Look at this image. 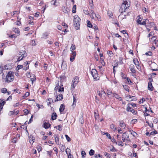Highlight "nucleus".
Wrapping results in <instances>:
<instances>
[{"instance_id": "nucleus-1", "label": "nucleus", "mask_w": 158, "mask_h": 158, "mask_svg": "<svg viewBox=\"0 0 158 158\" xmlns=\"http://www.w3.org/2000/svg\"><path fill=\"white\" fill-rule=\"evenodd\" d=\"M130 4L128 3L127 0H123V2L119 10V11L121 13V14L119 16V18L121 17V16L123 15V13L124 12H125L126 9L128 8L129 7H130Z\"/></svg>"}, {"instance_id": "nucleus-2", "label": "nucleus", "mask_w": 158, "mask_h": 158, "mask_svg": "<svg viewBox=\"0 0 158 158\" xmlns=\"http://www.w3.org/2000/svg\"><path fill=\"white\" fill-rule=\"evenodd\" d=\"M80 19L77 15H75L74 17V25L76 29H78L80 27Z\"/></svg>"}, {"instance_id": "nucleus-3", "label": "nucleus", "mask_w": 158, "mask_h": 158, "mask_svg": "<svg viewBox=\"0 0 158 158\" xmlns=\"http://www.w3.org/2000/svg\"><path fill=\"white\" fill-rule=\"evenodd\" d=\"M14 76L12 72L10 71L7 74L5 78V82L7 83L11 82L14 80Z\"/></svg>"}, {"instance_id": "nucleus-4", "label": "nucleus", "mask_w": 158, "mask_h": 158, "mask_svg": "<svg viewBox=\"0 0 158 158\" xmlns=\"http://www.w3.org/2000/svg\"><path fill=\"white\" fill-rule=\"evenodd\" d=\"M27 56V54L26 51L23 50H20L19 51V53L17 55V61H19L22 60L23 57H25Z\"/></svg>"}, {"instance_id": "nucleus-5", "label": "nucleus", "mask_w": 158, "mask_h": 158, "mask_svg": "<svg viewBox=\"0 0 158 158\" xmlns=\"http://www.w3.org/2000/svg\"><path fill=\"white\" fill-rule=\"evenodd\" d=\"M91 73L95 81L99 80V77L98 76L97 71L96 69H92L91 71Z\"/></svg>"}, {"instance_id": "nucleus-6", "label": "nucleus", "mask_w": 158, "mask_h": 158, "mask_svg": "<svg viewBox=\"0 0 158 158\" xmlns=\"http://www.w3.org/2000/svg\"><path fill=\"white\" fill-rule=\"evenodd\" d=\"M122 137L126 139V140L127 141L129 142L131 141V140L129 138V135L126 132H124L123 133L122 135Z\"/></svg>"}, {"instance_id": "nucleus-7", "label": "nucleus", "mask_w": 158, "mask_h": 158, "mask_svg": "<svg viewBox=\"0 0 158 158\" xmlns=\"http://www.w3.org/2000/svg\"><path fill=\"white\" fill-rule=\"evenodd\" d=\"M126 110L127 111H130L134 114H136L135 110L131 108V107L130 106V104H128L127 105V107Z\"/></svg>"}, {"instance_id": "nucleus-8", "label": "nucleus", "mask_w": 158, "mask_h": 158, "mask_svg": "<svg viewBox=\"0 0 158 158\" xmlns=\"http://www.w3.org/2000/svg\"><path fill=\"white\" fill-rule=\"evenodd\" d=\"M132 98H135V97L133 96H131L129 95H127L125 97V99L127 101H131L134 100L133 99H132Z\"/></svg>"}, {"instance_id": "nucleus-9", "label": "nucleus", "mask_w": 158, "mask_h": 158, "mask_svg": "<svg viewBox=\"0 0 158 158\" xmlns=\"http://www.w3.org/2000/svg\"><path fill=\"white\" fill-rule=\"evenodd\" d=\"M28 137L29 142L31 144H33L35 140V138L32 135H30Z\"/></svg>"}, {"instance_id": "nucleus-10", "label": "nucleus", "mask_w": 158, "mask_h": 158, "mask_svg": "<svg viewBox=\"0 0 158 158\" xmlns=\"http://www.w3.org/2000/svg\"><path fill=\"white\" fill-rule=\"evenodd\" d=\"M78 77H76L72 80V83L74 84L75 85H77L78 82Z\"/></svg>"}, {"instance_id": "nucleus-11", "label": "nucleus", "mask_w": 158, "mask_h": 158, "mask_svg": "<svg viewBox=\"0 0 158 158\" xmlns=\"http://www.w3.org/2000/svg\"><path fill=\"white\" fill-rule=\"evenodd\" d=\"M133 62L135 64L137 68L138 69L139 68V63L137 59H134L133 60Z\"/></svg>"}, {"instance_id": "nucleus-12", "label": "nucleus", "mask_w": 158, "mask_h": 158, "mask_svg": "<svg viewBox=\"0 0 158 158\" xmlns=\"http://www.w3.org/2000/svg\"><path fill=\"white\" fill-rule=\"evenodd\" d=\"M129 68L132 73H135L136 71L134 69V66L133 64H131Z\"/></svg>"}, {"instance_id": "nucleus-13", "label": "nucleus", "mask_w": 158, "mask_h": 158, "mask_svg": "<svg viewBox=\"0 0 158 158\" xmlns=\"http://www.w3.org/2000/svg\"><path fill=\"white\" fill-rule=\"evenodd\" d=\"M63 98V96L62 94H59L56 98L55 102L61 100Z\"/></svg>"}, {"instance_id": "nucleus-14", "label": "nucleus", "mask_w": 158, "mask_h": 158, "mask_svg": "<svg viewBox=\"0 0 158 158\" xmlns=\"http://www.w3.org/2000/svg\"><path fill=\"white\" fill-rule=\"evenodd\" d=\"M13 31L18 34V35H20V32L19 28L14 27L12 29Z\"/></svg>"}, {"instance_id": "nucleus-15", "label": "nucleus", "mask_w": 158, "mask_h": 158, "mask_svg": "<svg viewBox=\"0 0 158 158\" xmlns=\"http://www.w3.org/2000/svg\"><path fill=\"white\" fill-rule=\"evenodd\" d=\"M148 90H149L150 91L153 90V87L151 82L148 83Z\"/></svg>"}, {"instance_id": "nucleus-16", "label": "nucleus", "mask_w": 158, "mask_h": 158, "mask_svg": "<svg viewBox=\"0 0 158 158\" xmlns=\"http://www.w3.org/2000/svg\"><path fill=\"white\" fill-rule=\"evenodd\" d=\"M49 35V33L47 32H44L42 34L43 38L46 39L48 38V36Z\"/></svg>"}, {"instance_id": "nucleus-17", "label": "nucleus", "mask_w": 158, "mask_h": 158, "mask_svg": "<svg viewBox=\"0 0 158 158\" xmlns=\"http://www.w3.org/2000/svg\"><path fill=\"white\" fill-rule=\"evenodd\" d=\"M50 126V124L48 123L45 122L44 124V127L46 129L49 128Z\"/></svg>"}, {"instance_id": "nucleus-18", "label": "nucleus", "mask_w": 158, "mask_h": 158, "mask_svg": "<svg viewBox=\"0 0 158 158\" xmlns=\"http://www.w3.org/2000/svg\"><path fill=\"white\" fill-rule=\"evenodd\" d=\"M120 126L121 127H123L124 129L125 128L126 125L122 121L120 122Z\"/></svg>"}, {"instance_id": "nucleus-19", "label": "nucleus", "mask_w": 158, "mask_h": 158, "mask_svg": "<svg viewBox=\"0 0 158 158\" xmlns=\"http://www.w3.org/2000/svg\"><path fill=\"white\" fill-rule=\"evenodd\" d=\"M57 117V114L56 113H53L52 115V119L53 120H55Z\"/></svg>"}, {"instance_id": "nucleus-20", "label": "nucleus", "mask_w": 158, "mask_h": 158, "mask_svg": "<svg viewBox=\"0 0 158 158\" xmlns=\"http://www.w3.org/2000/svg\"><path fill=\"white\" fill-rule=\"evenodd\" d=\"M59 137L57 136H56L55 137V142L56 144L58 145H60V143L59 142Z\"/></svg>"}, {"instance_id": "nucleus-21", "label": "nucleus", "mask_w": 158, "mask_h": 158, "mask_svg": "<svg viewBox=\"0 0 158 158\" xmlns=\"http://www.w3.org/2000/svg\"><path fill=\"white\" fill-rule=\"evenodd\" d=\"M64 104H61L59 110L60 112L63 111L64 109Z\"/></svg>"}, {"instance_id": "nucleus-22", "label": "nucleus", "mask_w": 158, "mask_h": 158, "mask_svg": "<svg viewBox=\"0 0 158 158\" xmlns=\"http://www.w3.org/2000/svg\"><path fill=\"white\" fill-rule=\"evenodd\" d=\"M113 95L115 97V98H116L118 99L119 101L122 100V98L119 97L117 94L114 93L113 94Z\"/></svg>"}, {"instance_id": "nucleus-23", "label": "nucleus", "mask_w": 158, "mask_h": 158, "mask_svg": "<svg viewBox=\"0 0 158 158\" xmlns=\"http://www.w3.org/2000/svg\"><path fill=\"white\" fill-rule=\"evenodd\" d=\"M116 144L121 146H123L122 142L120 140H117V141L116 143Z\"/></svg>"}, {"instance_id": "nucleus-24", "label": "nucleus", "mask_w": 158, "mask_h": 158, "mask_svg": "<svg viewBox=\"0 0 158 158\" xmlns=\"http://www.w3.org/2000/svg\"><path fill=\"white\" fill-rule=\"evenodd\" d=\"M129 131L130 132L131 134L134 137L136 136L137 135L136 132L132 130H130Z\"/></svg>"}, {"instance_id": "nucleus-25", "label": "nucleus", "mask_w": 158, "mask_h": 158, "mask_svg": "<svg viewBox=\"0 0 158 158\" xmlns=\"http://www.w3.org/2000/svg\"><path fill=\"white\" fill-rule=\"evenodd\" d=\"M91 158H102V156H101L99 154H97L92 157Z\"/></svg>"}, {"instance_id": "nucleus-26", "label": "nucleus", "mask_w": 158, "mask_h": 158, "mask_svg": "<svg viewBox=\"0 0 158 158\" xmlns=\"http://www.w3.org/2000/svg\"><path fill=\"white\" fill-rule=\"evenodd\" d=\"M0 106L3 107V106L5 104L6 102L5 101L3 100L0 99Z\"/></svg>"}, {"instance_id": "nucleus-27", "label": "nucleus", "mask_w": 158, "mask_h": 158, "mask_svg": "<svg viewBox=\"0 0 158 158\" xmlns=\"http://www.w3.org/2000/svg\"><path fill=\"white\" fill-rule=\"evenodd\" d=\"M110 128L112 129L114 131H115L117 130V128L113 124L110 125Z\"/></svg>"}, {"instance_id": "nucleus-28", "label": "nucleus", "mask_w": 158, "mask_h": 158, "mask_svg": "<svg viewBox=\"0 0 158 158\" xmlns=\"http://www.w3.org/2000/svg\"><path fill=\"white\" fill-rule=\"evenodd\" d=\"M77 98H76V95H74L73 96V105L75 104L76 103L77 101Z\"/></svg>"}, {"instance_id": "nucleus-29", "label": "nucleus", "mask_w": 158, "mask_h": 158, "mask_svg": "<svg viewBox=\"0 0 158 158\" xmlns=\"http://www.w3.org/2000/svg\"><path fill=\"white\" fill-rule=\"evenodd\" d=\"M65 152L67 154V155L70 154L71 153V150L68 148L66 149L65 150Z\"/></svg>"}, {"instance_id": "nucleus-30", "label": "nucleus", "mask_w": 158, "mask_h": 158, "mask_svg": "<svg viewBox=\"0 0 158 158\" xmlns=\"http://www.w3.org/2000/svg\"><path fill=\"white\" fill-rule=\"evenodd\" d=\"M51 102H53V100L52 99V98H49L48 100V102H47L48 105V106H50V105L51 104Z\"/></svg>"}, {"instance_id": "nucleus-31", "label": "nucleus", "mask_w": 158, "mask_h": 158, "mask_svg": "<svg viewBox=\"0 0 158 158\" xmlns=\"http://www.w3.org/2000/svg\"><path fill=\"white\" fill-rule=\"evenodd\" d=\"M87 26L89 27H92V25L91 24L90 21L89 20H87Z\"/></svg>"}, {"instance_id": "nucleus-32", "label": "nucleus", "mask_w": 158, "mask_h": 158, "mask_svg": "<svg viewBox=\"0 0 158 158\" xmlns=\"http://www.w3.org/2000/svg\"><path fill=\"white\" fill-rule=\"evenodd\" d=\"M98 95L100 96H102V95L103 94H106L105 92L103 90H102L101 92H100L99 91L98 92Z\"/></svg>"}, {"instance_id": "nucleus-33", "label": "nucleus", "mask_w": 158, "mask_h": 158, "mask_svg": "<svg viewBox=\"0 0 158 158\" xmlns=\"http://www.w3.org/2000/svg\"><path fill=\"white\" fill-rule=\"evenodd\" d=\"M56 0H52L51 1V3L52 5H54L55 6V7L57 6H58L57 5H56Z\"/></svg>"}, {"instance_id": "nucleus-34", "label": "nucleus", "mask_w": 158, "mask_h": 158, "mask_svg": "<svg viewBox=\"0 0 158 158\" xmlns=\"http://www.w3.org/2000/svg\"><path fill=\"white\" fill-rule=\"evenodd\" d=\"M94 15L95 16V18L98 20L99 21H101V16L98 14H96L95 13L94 14Z\"/></svg>"}, {"instance_id": "nucleus-35", "label": "nucleus", "mask_w": 158, "mask_h": 158, "mask_svg": "<svg viewBox=\"0 0 158 158\" xmlns=\"http://www.w3.org/2000/svg\"><path fill=\"white\" fill-rule=\"evenodd\" d=\"M89 154L90 156L94 155V151L93 149H91L89 152Z\"/></svg>"}, {"instance_id": "nucleus-36", "label": "nucleus", "mask_w": 158, "mask_h": 158, "mask_svg": "<svg viewBox=\"0 0 158 158\" xmlns=\"http://www.w3.org/2000/svg\"><path fill=\"white\" fill-rule=\"evenodd\" d=\"M70 51H73L74 50L76 49V47L75 45L72 44L71 45V47H70Z\"/></svg>"}, {"instance_id": "nucleus-37", "label": "nucleus", "mask_w": 158, "mask_h": 158, "mask_svg": "<svg viewBox=\"0 0 158 158\" xmlns=\"http://www.w3.org/2000/svg\"><path fill=\"white\" fill-rule=\"evenodd\" d=\"M7 91V89L6 88H3L1 89V92L3 93H6Z\"/></svg>"}, {"instance_id": "nucleus-38", "label": "nucleus", "mask_w": 158, "mask_h": 158, "mask_svg": "<svg viewBox=\"0 0 158 158\" xmlns=\"http://www.w3.org/2000/svg\"><path fill=\"white\" fill-rule=\"evenodd\" d=\"M104 134H105L108 139H111V137L109 133H108L107 132L104 133V134H103V135Z\"/></svg>"}, {"instance_id": "nucleus-39", "label": "nucleus", "mask_w": 158, "mask_h": 158, "mask_svg": "<svg viewBox=\"0 0 158 158\" xmlns=\"http://www.w3.org/2000/svg\"><path fill=\"white\" fill-rule=\"evenodd\" d=\"M76 12V5H74L73 6V9H72V12L73 13H75Z\"/></svg>"}, {"instance_id": "nucleus-40", "label": "nucleus", "mask_w": 158, "mask_h": 158, "mask_svg": "<svg viewBox=\"0 0 158 158\" xmlns=\"http://www.w3.org/2000/svg\"><path fill=\"white\" fill-rule=\"evenodd\" d=\"M64 91V87L63 86V85H62L60 86V88L58 89V91L59 92Z\"/></svg>"}, {"instance_id": "nucleus-41", "label": "nucleus", "mask_w": 158, "mask_h": 158, "mask_svg": "<svg viewBox=\"0 0 158 158\" xmlns=\"http://www.w3.org/2000/svg\"><path fill=\"white\" fill-rule=\"evenodd\" d=\"M4 67L5 69H10L11 68V67L10 66L9 64H6L5 66Z\"/></svg>"}, {"instance_id": "nucleus-42", "label": "nucleus", "mask_w": 158, "mask_h": 158, "mask_svg": "<svg viewBox=\"0 0 158 158\" xmlns=\"http://www.w3.org/2000/svg\"><path fill=\"white\" fill-rule=\"evenodd\" d=\"M81 155L82 158H83L85 157V155H86L85 152L83 151H82L81 152Z\"/></svg>"}, {"instance_id": "nucleus-43", "label": "nucleus", "mask_w": 158, "mask_h": 158, "mask_svg": "<svg viewBox=\"0 0 158 158\" xmlns=\"http://www.w3.org/2000/svg\"><path fill=\"white\" fill-rule=\"evenodd\" d=\"M123 87L124 89L126 91H129V87H128V85H123Z\"/></svg>"}, {"instance_id": "nucleus-44", "label": "nucleus", "mask_w": 158, "mask_h": 158, "mask_svg": "<svg viewBox=\"0 0 158 158\" xmlns=\"http://www.w3.org/2000/svg\"><path fill=\"white\" fill-rule=\"evenodd\" d=\"M23 67V65H19L17 66L16 69L17 70H18L22 68Z\"/></svg>"}, {"instance_id": "nucleus-45", "label": "nucleus", "mask_w": 158, "mask_h": 158, "mask_svg": "<svg viewBox=\"0 0 158 158\" xmlns=\"http://www.w3.org/2000/svg\"><path fill=\"white\" fill-rule=\"evenodd\" d=\"M30 94L28 92H26V93L23 96V98L24 99L27 96H28Z\"/></svg>"}, {"instance_id": "nucleus-46", "label": "nucleus", "mask_w": 158, "mask_h": 158, "mask_svg": "<svg viewBox=\"0 0 158 158\" xmlns=\"http://www.w3.org/2000/svg\"><path fill=\"white\" fill-rule=\"evenodd\" d=\"M71 51V54L72 56L75 57L76 56V51Z\"/></svg>"}, {"instance_id": "nucleus-47", "label": "nucleus", "mask_w": 158, "mask_h": 158, "mask_svg": "<svg viewBox=\"0 0 158 158\" xmlns=\"http://www.w3.org/2000/svg\"><path fill=\"white\" fill-rule=\"evenodd\" d=\"M89 5L90 6L92 7L94 5L93 0H89Z\"/></svg>"}, {"instance_id": "nucleus-48", "label": "nucleus", "mask_w": 158, "mask_h": 158, "mask_svg": "<svg viewBox=\"0 0 158 158\" xmlns=\"http://www.w3.org/2000/svg\"><path fill=\"white\" fill-rule=\"evenodd\" d=\"M137 122V120L136 119H134L133 120H132L131 121V123L132 124H134L135 123H136Z\"/></svg>"}, {"instance_id": "nucleus-49", "label": "nucleus", "mask_w": 158, "mask_h": 158, "mask_svg": "<svg viewBox=\"0 0 158 158\" xmlns=\"http://www.w3.org/2000/svg\"><path fill=\"white\" fill-rule=\"evenodd\" d=\"M31 44L33 46H34L36 45L35 41L34 40H32L31 42Z\"/></svg>"}, {"instance_id": "nucleus-50", "label": "nucleus", "mask_w": 158, "mask_h": 158, "mask_svg": "<svg viewBox=\"0 0 158 158\" xmlns=\"http://www.w3.org/2000/svg\"><path fill=\"white\" fill-rule=\"evenodd\" d=\"M57 127H58V129L59 131H61L62 129V126L61 125H59L58 126L55 127V128H57Z\"/></svg>"}, {"instance_id": "nucleus-51", "label": "nucleus", "mask_w": 158, "mask_h": 158, "mask_svg": "<svg viewBox=\"0 0 158 158\" xmlns=\"http://www.w3.org/2000/svg\"><path fill=\"white\" fill-rule=\"evenodd\" d=\"M67 140L68 142H69L70 141L71 139L67 135H65Z\"/></svg>"}, {"instance_id": "nucleus-52", "label": "nucleus", "mask_w": 158, "mask_h": 158, "mask_svg": "<svg viewBox=\"0 0 158 158\" xmlns=\"http://www.w3.org/2000/svg\"><path fill=\"white\" fill-rule=\"evenodd\" d=\"M76 85H75L74 84L72 83L71 86V89L72 90H73Z\"/></svg>"}, {"instance_id": "nucleus-53", "label": "nucleus", "mask_w": 158, "mask_h": 158, "mask_svg": "<svg viewBox=\"0 0 158 158\" xmlns=\"http://www.w3.org/2000/svg\"><path fill=\"white\" fill-rule=\"evenodd\" d=\"M75 57L71 56L70 58V60L71 62H72L75 59Z\"/></svg>"}, {"instance_id": "nucleus-54", "label": "nucleus", "mask_w": 158, "mask_h": 158, "mask_svg": "<svg viewBox=\"0 0 158 158\" xmlns=\"http://www.w3.org/2000/svg\"><path fill=\"white\" fill-rule=\"evenodd\" d=\"M37 149L38 152H40L42 150V148L40 146H38L37 147Z\"/></svg>"}, {"instance_id": "nucleus-55", "label": "nucleus", "mask_w": 158, "mask_h": 158, "mask_svg": "<svg viewBox=\"0 0 158 158\" xmlns=\"http://www.w3.org/2000/svg\"><path fill=\"white\" fill-rule=\"evenodd\" d=\"M47 153L48 155L50 156H51V155H52V151H47Z\"/></svg>"}, {"instance_id": "nucleus-56", "label": "nucleus", "mask_w": 158, "mask_h": 158, "mask_svg": "<svg viewBox=\"0 0 158 158\" xmlns=\"http://www.w3.org/2000/svg\"><path fill=\"white\" fill-rule=\"evenodd\" d=\"M105 155L108 158H110L111 157V156H110V154L107 153H105Z\"/></svg>"}, {"instance_id": "nucleus-57", "label": "nucleus", "mask_w": 158, "mask_h": 158, "mask_svg": "<svg viewBox=\"0 0 158 158\" xmlns=\"http://www.w3.org/2000/svg\"><path fill=\"white\" fill-rule=\"evenodd\" d=\"M137 22L138 24H140L141 25V23H142L141 22V20H140L139 19H138L137 20Z\"/></svg>"}, {"instance_id": "nucleus-58", "label": "nucleus", "mask_w": 158, "mask_h": 158, "mask_svg": "<svg viewBox=\"0 0 158 158\" xmlns=\"http://www.w3.org/2000/svg\"><path fill=\"white\" fill-rule=\"evenodd\" d=\"M94 13L93 12H92V13H91V15H90V17L92 19H94Z\"/></svg>"}, {"instance_id": "nucleus-59", "label": "nucleus", "mask_w": 158, "mask_h": 158, "mask_svg": "<svg viewBox=\"0 0 158 158\" xmlns=\"http://www.w3.org/2000/svg\"><path fill=\"white\" fill-rule=\"evenodd\" d=\"M145 101V99L143 98L142 99L140 100L139 102V103H143L144 101Z\"/></svg>"}, {"instance_id": "nucleus-60", "label": "nucleus", "mask_w": 158, "mask_h": 158, "mask_svg": "<svg viewBox=\"0 0 158 158\" xmlns=\"http://www.w3.org/2000/svg\"><path fill=\"white\" fill-rule=\"evenodd\" d=\"M112 93L111 91L110 90H108L107 94L108 95H110Z\"/></svg>"}, {"instance_id": "nucleus-61", "label": "nucleus", "mask_w": 158, "mask_h": 158, "mask_svg": "<svg viewBox=\"0 0 158 158\" xmlns=\"http://www.w3.org/2000/svg\"><path fill=\"white\" fill-rule=\"evenodd\" d=\"M152 52H147L145 53V55H149V56H151L152 55Z\"/></svg>"}, {"instance_id": "nucleus-62", "label": "nucleus", "mask_w": 158, "mask_h": 158, "mask_svg": "<svg viewBox=\"0 0 158 158\" xmlns=\"http://www.w3.org/2000/svg\"><path fill=\"white\" fill-rule=\"evenodd\" d=\"M37 106L39 108H43L44 107V106L42 105H40L39 104H37Z\"/></svg>"}, {"instance_id": "nucleus-63", "label": "nucleus", "mask_w": 158, "mask_h": 158, "mask_svg": "<svg viewBox=\"0 0 158 158\" xmlns=\"http://www.w3.org/2000/svg\"><path fill=\"white\" fill-rule=\"evenodd\" d=\"M47 43L49 44H52L53 43V41L49 40H47Z\"/></svg>"}, {"instance_id": "nucleus-64", "label": "nucleus", "mask_w": 158, "mask_h": 158, "mask_svg": "<svg viewBox=\"0 0 158 158\" xmlns=\"http://www.w3.org/2000/svg\"><path fill=\"white\" fill-rule=\"evenodd\" d=\"M68 156V158H73V156L71 154H69L67 155Z\"/></svg>"}]
</instances>
